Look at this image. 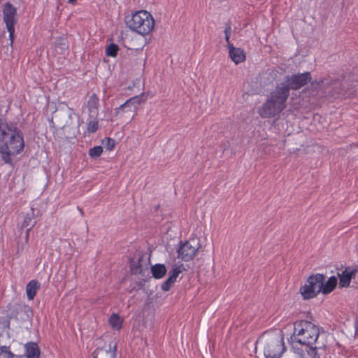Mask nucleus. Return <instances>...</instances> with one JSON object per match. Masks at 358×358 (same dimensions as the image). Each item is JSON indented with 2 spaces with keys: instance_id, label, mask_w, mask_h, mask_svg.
Returning a JSON list of instances; mask_svg holds the SVG:
<instances>
[{
  "instance_id": "nucleus-1",
  "label": "nucleus",
  "mask_w": 358,
  "mask_h": 358,
  "mask_svg": "<svg viewBox=\"0 0 358 358\" xmlns=\"http://www.w3.org/2000/svg\"><path fill=\"white\" fill-rule=\"evenodd\" d=\"M24 148V136L17 124L0 117V157L3 162L14 166L13 157Z\"/></svg>"
},
{
  "instance_id": "nucleus-2",
  "label": "nucleus",
  "mask_w": 358,
  "mask_h": 358,
  "mask_svg": "<svg viewBox=\"0 0 358 358\" xmlns=\"http://www.w3.org/2000/svg\"><path fill=\"white\" fill-rule=\"evenodd\" d=\"M294 326L293 341L305 345H313L317 341L320 334L317 326L307 320L296 321Z\"/></svg>"
},
{
  "instance_id": "nucleus-3",
  "label": "nucleus",
  "mask_w": 358,
  "mask_h": 358,
  "mask_svg": "<svg viewBox=\"0 0 358 358\" xmlns=\"http://www.w3.org/2000/svg\"><path fill=\"white\" fill-rule=\"evenodd\" d=\"M125 23L131 30L145 36L150 33L153 29L155 20L148 11L139 10L134 13L131 17L127 16Z\"/></svg>"
},
{
  "instance_id": "nucleus-4",
  "label": "nucleus",
  "mask_w": 358,
  "mask_h": 358,
  "mask_svg": "<svg viewBox=\"0 0 358 358\" xmlns=\"http://www.w3.org/2000/svg\"><path fill=\"white\" fill-rule=\"evenodd\" d=\"M322 280H325V276L320 273L311 275L307 278L306 284L300 288L303 299H313L321 292Z\"/></svg>"
},
{
  "instance_id": "nucleus-5",
  "label": "nucleus",
  "mask_w": 358,
  "mask_h": 358,
  "mask_svg": "<svg viewBox=\"0 0 358 358\" xmlns=\"http://www.w3.org/2000/svg\"><path fill=\"white\" fill-rule=\"evenodd\" d=\"M312 80V76L310 72H305L303 73H295L292 75H287L285 77V80L282 83L290 90H297L302 87L305 86Z\"/></svg>"
},
{
  "instance_id": "nucleus-6",
  "label": "nucleus",
  "mask_w": 358,
  "mask_h": 358,
  "mask_svg": "<svg viewBox=\"0 0 358 358\" xmlns=\"http://www.w3.org/2000/svg\"><path fill=\"white\" fill-rule=\"evenodd\" d=\"M150 259H145V255L142 252H136L133 258L129 260L130 271L133 275L141 274L145 275V271L149 269Z\"/></svg>"
},
{
  "instance_id": "nucleus-7",
  "label": "nucleus",
  "mask_w": 358,
  "mask_h": 358,
  "mask_svg": "<svg viewBox=\"0 0 358 358\" xmlns=\"http://www.w3.org/2000/svg\"><path fill=\"white\" fill-rule=\"evenodd\" d=\"M199 248V242L196 240L186 241L177 250L178 258L189 262L194 258Z\"/></svg>"
},
{
  "instance_id": "nucleus-8",
  "label": "nucleus",
  "mask_w": 358,
  "mask_h": 358,
  "mask_svg": "<svg viewBox=\"0 0 358 358\" xmlns=\"http://www.w3.org/2000/svg\"><path fill=\"white\" fill-rule=\"evenodd\" d=\"M3 20L6 23L7 30L9 32L10 43H13L14 40L15 24L17 22V19L15 18L17 10L10 3H6L3 8Z\"/></svg>"
},
{
  "instance_id": "nucleus-9",
  "label": "nucleus",
  "mask_w": 358,
  "mask_h": 358,
  "mask_svg": "<svg viewBox=\"0 0 358 358\" xmlns=\"http://www.w3.org/2000/svg\"><path fill=\"white\" fill-rule=\"evenodd\" d=\"M285 108L268 97L266 101L259 109V115L264 118L271 117L278 115Z\"/></svg>"
},
{
  "instance_id": "nucleus-10",
  "label": "nucleus",
  "mask_w": 358,
  "mask_h": 358,
  "mask_svg": "<svg viewBox=\"0 0 358 358\" xmlns=\"http://www.w3.org/2000/svg\"><path fill=\"white\" fill-rule=\"evenodd\" d=\"M285 350L283 337H281L280 339H275L268 345L267 352H264V356L265 358H280Z\"/></svg>"
},
{
  "instance_id": "nucleus-11",
  "label": "nucleus",
  "mask_w": 358,
  "mask_h": 358,
  "mask_svg": "<svg viewBox=\"0 0 358 358\" xmlns=\"http://www.w3.org/2000/svg\"><path fill=\"white\" fill-rule=\"evenodd\" d=\"M289 96V92L288 91V88L284 86L281 83L280 85L277 86L275 89L271 92L268 98L285 108L286 101Z\"/></svg>"
},
{
  "instance_id": "nucleus-12",
  "label": "nucleus",
  "mask_w": 358,
  "mask_h": 358,
  "mask_svg": "<svg viewBox=\"0 0 358 358\" xmlns=\"http://www.w3.org/2000/svg\"><path fill=\"white\" fill-rule=\"evenodd\" d=\"M357 269H352L350 266L345 267L342 273H338L340 287H348L351 280L355 278Z\"/></svg>"
},
{
  "instance_id": "nucleus-13",
  "label": "nucleus",
  "mask_w": 358,
  "mask_h": 358,
  "mask_svg": "<svg viewBox=\"0 0 358 358\" xmlns=\"http://www.w3.org/2000/svg\"><path fill=\"white\" fill-rule=\"evenodd\" d=\"M99 99L96 94H92L87 103L89 116L91 119H96L99 115Z\"/></svg>"
},
{
  "instance_id": "nucleus-14",
  "label": "nucleus",
  "mask_w": 358,
  "mask_h": 358,
  "mask_svg": "<svg viewBox=\"0 0 358 358\" xmlns=\"http://www.w3.org/2000/svg\"><path fill=\"white\" fill-rule=\"evenodd\" d=\"M229 57L235 64H238L246 59L245 53L241 48H236L233 44H229Z\"/></svg>"
},
{
  "instance_id": "nucleus-15",
  "label": "nucleus",
  "mask_w": 358,
  "mask_h": 358,
  "mask_svg": "<svg viewBox=\"0 0 358 358\" xmlns=\"http://www.w3.org/2000/svg\"><path fill=\"white\" fill-rule=\"evenodd\" d=\"M116 345H114L113 350L110 347L108 350L98 348L92 353V356L93 358H116Z\"/></svg>"
},
{
  "instance_id": "nucleus-16",
  "label": "nucleus",
  "mask_w": 358,
  "mask_h": 358,
  "mask_svg": "<svg viewBox=\"0 0 358 358\" xmlns=\"http://www.w3.org/2000/svg\"><path fill=\"white\" fill-rule=\"evenodd\" d=\"M24 348L27 358H39L41 350L36 343L29 342Z\"/></svg>"
},
{
  "instance_id": "nucleus-17",
  "label": "nucleus",
  "mask_w": 358,
  "mask_h": 358,
  "mask_svg": "<svg viewBox=\"0 0 358 358\" xmlns=\"http://www.w3.org/2000/svg\"><path fill=\"white\" fill-rule=\"evenodd\" d=\"M338 280L336 276L330 277L326 282L322 280L321 292L324 295L331 293L336 288Z\"/></svg>"
},
{
  "instance_id": "nucleus-18",
  "label": "nucleus",
  "mask_w": 358,
  "mask_h": 358,
  "mask_svg": "<svg viewBox=\"0 0 358 358\" xmlns=\"http://www.w3.org/2000/svg\"><path fill=\"white\" fill-rule=\"evenodd\" d=\"M41 284L36 280H32L28 282L26 286V292L27 295V298L29 300L34 299V296L36 294L37 291L40 289Z\"/></svg>"
},
{
  "instance_id": "nucleus-19",
  "label": "nucleus",
  "mask_w": 358,
  "mask_h": 358,
  "mask_svg": "<svg viewBox=\"0 0 358 358\" xmlns=\"http://www.w3.org/2000/svg\"><path fill=\"white\" fill-rule=\"evenodd\" d=\"M151 273L152 277L155 279L162 278L166 273V268L164 264H157L151 266Z\"/></svg>"
},
{
  "instance_id": "nucleus-20",
  "label": "nucleus",
  "mask_w": 358,
  "mask_h": 358,
  "mask_svg": "<svg viewBox=\"0 0 358 358\" xmlns=\"http://www.w3.org/2000/svg\"><path fill=\"white\" fill-rule=\"evenodd\" d=\"M35 213L34 209L33 208H31V212L28 213L24 217V221L22 224V227L23 228H29L32 229L35 224H36V221L35 220Z\"/></svg>"
},
{
  "instance_id": "nucleus-21",
  "label": "nucleus",
  "mask_w": 358,
  "mask_h": 358,
  "mask_svg": "<svg viewBox=\"0 0 358 358\" xmlns=\"http://www.w3.org/2000/svg\"><path fill=\"white\" fill-rule=\"evenodd\" d=\"M329 85L332 88V91L329 92L331 96H337L342 94L343 84L340 80L336 79L331 80Z\"/></svg>"
},
{
  "instance_id": "nucleus-22",
  "label": "nucleus",
  "mask_w": 358,
  "mask_h": 358,
  "mask_svg": "<svg viewBox=\"0 0 358 358\" xmlns=\"http://www.w3.org/2000/svg\"><path fill=\"white\" fill-rule=\"evenodd\" d=\"M134 110L133 106L131 105V101L128 99L123 104L120 105L118 108L115 109V115L118 116L122 113L127 112H135Z\"/></svg>"
},
{
  "instance_id": "nucleus-23",
  "label": "nucleus",
  "mask_w": 358,
  "mask_h": 358,
  "mask_svg": "<svg viewBox=\"0 0 358 358\" xmlns=\"http://www.w3.org/2000/svg\"><path fill=\"white\" fill-rule=\"evenodd\" d=\"M109 324L113 329L120 330L122 327L123 320L115 313L111 315L109 317Z\"/></svg>"
},
{
  "instance_id": "nucleus-24",
  "label": "nucleus",
  "mask_w": 358,
  "mask_h": 358,
  "mask_svg": "<svg viewBox=\"0 0 358 358\" xmlns=\"http://www.w3.org/2000/svg\"><path fill=\"white\" fill-rule=\"evenodd\" d=\"M55 45L56 48V51L60 54H62L65 50L68 48V44L66 42V39L62 37H60L56 40L55 42Z\"/></svg>"
},
{
  "instance_id": "nucleus-25",
  "label": "nucleus",
  "mask_w": 358,
  "mask_h": 358,
  "mask_svg": "<svg viewBox=\"0 0 358 358\" xmlns=\"http://www.w3.org/2000/svg\"><path fill=\"white\" fill-rule=\"evenodd\" d=\"M119 50V46L115 43L109 44L106 49V54L108 57H115Z\"/></svg>"
},
{
  "instance_id": "nucleus-26",
  "label": "nucleus",
  "mask_w": 358,
  "mask_h": 358,
  "mask_svg": "<svg viewBox=\"0 0 358 358\" xmlns=\"http://www.w3.org/2000/svg\"><path fill=\"white\" fill-rule=\"evenodd\" d=\"M0 358H14V354L10 352V346H0Z\"/></svg>"
},
{
  "instance_id": "nucleus-27",
  "label": "nucleus",
  "mask_w": 358,
  "mask_h": 358,
  "mask_svg": "<svg viewBox=\"0 0 358 358\" xmlns=\"http://www.w3.org/2000/svg\"><path fill=\"white\" fill-rule=\"evenodd\" d=\"M182 266H183L182 264H180L178 266L176 265L173 266V268L170 270V271L169 273V277L171 278V279L174 280L175 281H176L178 276L182 271V270L181 268V267H182Z\"/></svg>"
},
{
  "instance_id": "nucleus-28",
  "label": "nucleus",
  "mask_w": 358,
  "mask_h": 358,
  "mask_svg": "<svg viewBox=\"0 0 358 358\" xmlns=\"http://www.w3.org/2000/svg\"><path fill=\"white\" fill-rule=\"evenodd\" d=\"M103 152V148L100 145L95 146L89 150V155L94 159H96L101 156Z\"/></svg>"
},
{
  "instance_id": "nucleus-29",
  "label": "nucleus",
  "mask_w": 358,
  "mask_h": 358,
  "mask_svg": "<svg viewBox=\"0 0 358 358\" xmlns=\"http://www.w3.org/2000/svg\"><path fill=\"white\" fill-rule=\"evenodd\" d=\"M99 129V121L96 119H92L87 124V130L89 133H95Z\"/></svg>"
},
{
  "instance_id": "nucleus-30",
  "label": "nucleus",
  "mask_w": 358,
  "mask_h": 358,
  "mask_svg": "<svg viewBox=\"0 0 358 358\" xmlns=\"http://www.w3.org/2000/svg\"><path fill=\"white\" fill-rule=\"evenodd\" d=\"M143 95L141 96H135L130 99L131 101V105L133 106L134 110H136L138 106H139L141 103L145 102V99H143Z\"/></svg>"
},
{
  "instance_id": "nucleus-31",
  "label": "nucleus",
  "mask_w": 358,
  "mask_h": 358,
  "mask_svg": "<svg viewBox=\"0 0 358 358\" xmlns=\"http://www.w3.org/2000/svg\"><path fill=\"white\" fill-rule=\"evenodd\" d=\"M176 281L171 278H168L162 284V289L163 291L167 292L169 291L171 287H172L173 284Z\"/></svg>"
},
{
  "instance_id": "nucleus-32",
  "label": "nucleus",
  "mask_w": 358,
  "mask_h": 358,
  "mask_svg": "<svg viewBox=\"0 0 358 358\" xmlns=\"http://www.w3.org/2000/svg\"><path fill=\"white\" fill-rule=\"evenodd\" d=\"M115 145V140L110 138H106L104 146L108 150H112Z\"/></svg>"
},
{
  "instance_id": "nucleus-33",
  "label": "nucleus",
  "mask_w": 358,
  "mask_h": 358,
  "mask_svg": "<svg viewBox=\"0 0 358 358\" xmlns=\"http://www.w3.org/2000/svg\"><path fill=\"white\" fill-rule=\"evenodd\" d=\"M225 34V40L227 42L228 46L229 44H231L229 41L230 34H231V25L229 23H227L224 29Z\"/></svg>"
},
{
  "instance_id": "nucleus-34",
  "label": "nucleus",
  "mask_w": 358,
  "mask_h": 358,
  "mask_svg": "<svg viewBox=\"0 0 358 358\" xmlns=\"http://www.w3.org/2000/svg\"><path fill=\"white\" fill-rule=\"evenodd\" d=\"M145 280H144V279H142L139 282H134L135 285L133 287V289H143L145 285Z\"/></svg>"
},
{
  "instance_id": "nucleus-35",
  "label": "nucleus",
  "mask_w": 358,
  "mask_h": 358,
  "mask_svg": "<svg viewBox=\"0 0 358 358\" xmlns=\"http://www.w3.org/2000/svg\"><path fill=\"white\" fill-rule=\"evenodd\" d=\"M309 347V350H308V353L311 355L313 357H315L317 353V348L313 347V345H308Z\"/></svg>"
},
{
  "instance_id": "nucleus-36",
  "label": "nucleus",
  "mask_w": 358,
  "mask_h": 358,
  "mask_svg": "<svg viewBox=\"0 0 358 358\" xmlns=\"http://www.w3.org/2000/svg\"><path fill=\"white\" fill-rule=\"evenodd\" d=\"M27 310L30 311V308L27 306H24V307H20L19 309H17L16 310V313H17V314H22V313L26 314Z\"/></svg>"
},
{
  "instance_id": "nucleus-37",
  "label": "nucleus",
  "mask_w": 358,
  "mask_h": 358,
  "mask_svg": "<svg viewBox=\"0 0 358 358\" xmlns=\"http://www.w3.org/2000/svg\"><path fill=\"white\" fill-rule=\"evenodd\" d=\"M31 230V229L27 228V232H26V240L27 241L29 238V231Z\"/></svg>"
},
{
  "instance_id": "nucleus-38",
  "label": "nucleus",
  "mask_w": 358,
  "mask_h": 358,
  "mask_svg": "<svg viewBox=\"0 0 358 358\" xmlns=\"http://www.w3.org/2000/svg\"><path fill=\"white\" fill-rule=\"evenodd\" d=\"M77 0H68V3L70 4H76Z\"/></svg>"
},
{
  "instance_id": "nucleus-39",
  "label": "nucleus",
  "mask_w": 358,
  "mask_h": 358,
  "mask_svg": "<svg viewBox=\"0 0 358 358\" xmlns=\"http://www.w3.org/2000/svg\"><path fill=\"white\" fill-rule=\"evenodd\" d=\"M78 210L80 211V213H81V215H83V214H84V213H83V209H82V208H80V207H78Z\"/></svg>"
},
{
  "instance_id": "nucleus-40",
  "label": "nucleus",
  "mask_w": 358,
  "mask_h": 358,
  "mask_svg": "<svg viewBox=\"0 0 358 358\" xmlns=\"http://www.w3.org/2000/svg\"><path fill=\"white\" fill-rule=\"evenodd\" d=\"M6 327L9 329V325H10V320H6Z\"/></svg>"
}]
</instances>
